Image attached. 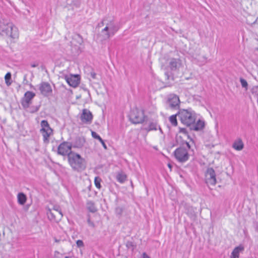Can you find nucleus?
I'll return each mask as SVG.
<instances>
[{"label":"nucleus","instance_id":"1","mask_svg":"<svg viewBox=\"0 0 258 258\" xmlns=\"http://www.w3.org/2000/svg\"><path fill=\"white\" fill-rule=\"evenodd\" d=\"M177 116L180 122L186 126L190 127L191 130L199 131L204 127L205 122L203 120L198 119L196 122L198 114L191 108L179 109Z\"/></svg>","mask_w":258,"mask_h":258},{"label":"nucleus","instance_id":"2","mask_svg":"<svg viewBox=\"0 0 258 258\" xmlns=\"http://www.w3.org/2000/svg\"><path fill=\"white\" fill-rule=\"evenodd\" d=\"M105 26L101 30L100 36V40L103 41L109 39L113 36L120 29L119 23L113 17H106L98 24V27Z\"/></svg>","mask_w":258,"mask_h":258},{"label":"nucleus","instance_id":"3","mask_svg":"<svg viewBox=\"0 0 258 258\" xmlns=\"http://www.w3.org/2000/svg\"><path fill=\"white\" fill-rule=\"evenodd\" d=\"M68 158L69 163L74 170L80 172L86 168L85 160L79 154L70 152Z\"/></svg>","mask_w":258,"mask_h":258},{"label":"nucleus","instance_id":"4","mask_svg":"<svg viewBox=\"0 0 258 258\" xmlns=\"http://www.w3.org/2000/svg\"><path fill=\"white\" fill-rule=\"evenodd\" d=\"M145 118L144 111L137 108L133 109L130 115V120L134 124L142 123Z\"/></svg>","mask_w":258,"mask_h":258},{"label":"nucleus","instance_id":"5","mask_svg":"<svg viewBox=\"0 0 258 258\" xmlns=\"http://www.w3.org/2000/svg\"><path fill=\"white\" fill-rule=\"evenodd\" d=\"M41 126L42 127L40 130L43 138V142L46 143L49 142V138L52 134V130L50 127L48 122L46 120H43L41 122Z\"/></svg>","mask_w":258,"mask_h":258},{"label":"nucleus","instance_id":"6","mask_svg":"<svg viewBox=\"0 0 258 258\" xmlns=\"http://www.w3.org/2000/svg\"><path fill=\"white\" fill-rule=\"evenodd\" d=\"M14 29L16 28L13 27L12 23H7L5 24L4 23H1L0 24V33L2 35H6L12 38H15L16 34L14 33Z\"/></svg>","mask_w":258,"mask_h":258},{"label":"nucleus","instance_id":"7","mask_svg":"<svg viewBox=\"0 0 258 258\" xmlns=\"http://www.w3.org/2000/svg\"><path fill=\"white\" fill-rule=\"evenodd\" d=\"M176 159L179 162L184 163L189 159V154L187 150L183 147H179L174 151Z\"/></svg>","mask_w":258,"mask_h":258},{"label":"nucleus","instance_id":"8","mask_svg":"<svg viewBox=\"0 0 258 258\" xmlns=\"http://www.w3.org/2000/svg\"><path fill=\"white\" fill-rule=\"evenodd\" d=\"M167 103L171 109H176L179 108L180 100L175 94H169L167 97Z\"/></svg>","mask_w":258,"mask_h":258},{"label":"nucleus","instance_id":"9","mask_svg":"<svg viewBox=\"0 0 258 258\" xmlns=\"http://www.w3.org/2000/svg\"><path fill=\"white\" fill-rule=\"evenodd\" d=\"M72 145L71 143L67 142H63L58 146L57 148V153L58 154L62 156L67 155L68 156L70 152H72Z\"/></svg>","mask_w":258,"mask_h":258},{"label":"nucleus","instance_id":"10","mask_svg":"<svg viewBox=\"0 0 258 258\" xmlns=\"http://www.w3.org/2000/svg\"><path fill=\"white\" fill-rule=\"evenodd\" d=\"M35 94L31 91H27L21 100V104L24 109L28 108L31 103L32 99L35 97Z\"/></svg>","mask_w":258,"mask_h":258},{"label":"nucleus","instance_id":"11","mask_svg":"<svg viewBox=\"0 0 258 258\" xmlns=\"http://www.w3.org/2000/svg\"><path fill=\"white\" fill-rule=\"evenodd\" d=\"M47 215L50 220L58 222L62 217L61 210L51 211L50 209H48Z\"/></svg>","mask_w":258,"mask_h":258},{"label":"nucleus","instance_id":"12","mask_svg":"<svg viewBox=\"0 0 258 258\" xmlns=\"http://www.w3.org/2000/svg\"><path fill=\"white\" fill-rule=\"evenodd\" d=\"M206 180L207 184L214 185L216 183V173L212 168L207 169L206 173Z\"/></svg>","mask_w":258,"mask_h":258},{"label":"nucleus","instance_id":"13","mask_svg":"<svg viewBox=\"0 0 258 258\" xmlns=\"http://www.w3.org/2000/svg\"><path fill=\"white\" fill-rule=\"evenodd\" d=\"M39 89L41 94L44 96H48L52 93V89L50 85L47 83L43 82L39 85Z\"/></svg>","mask_w":258,"mask_h":258},{"label":"nucleus","instance_id":"14","mask_svg":"<svg viewBox=\"0 0 258 258\" xmlns=\"http://www.w3.org/2000/svg\"><path fill=\"white\" fill-rule=\"evenodd\" d=\"M168 62V66L172 71L178 70L181 66V61L179 58H170Z\"/></svg>","mask_w":258,"mask_h":258},{"label":"nucleus","instance_id":"15","mask_svg":"<svg viewBox=\"0 0 258 258\" xmlns=\"http://www.w3.org/2000/svg\"><path fill=\"white\" fill-rule=\"evenodd\" d=\"M81 121L86 124H90L93 119L92 113L87 109H84L80 117Z\"/></svg>","mask_w":258,"mask_h":258},{"label":"nucleus","instance_id":"16","mask_svg":"<svg viewBox=\"0 0 258 258\" xmlns=\"http://www.w3.org/2000/svg\"><path fill=\"white\" fill-rule=\"evenodd\" d=\"M66 79L68 84L73 87H76L80 83V78L78 75H71L66 77Z\"/></svg>","mask_w":258,"mask_h":258},{"label":"nucleus","instance_id":"17","mask_svg":"<svg viewBox=\"0 0 258 258\" xmlns=\"http://www.w3.org/2000/svg\"><path fill=\"white\" fill-rule=\"evenodd\" d=\"M233 148L237 151H241L243 149L244 144L241 139L235 141L232 145Z\"/></svg>","mask_w":258,"mask_h":258},{"label":"nucleus","instance_id":"18","mask_svg":"<svg viewBox=\"0 0 258 258\" xmlns=\"http://www.w3.org/2000/svg\"><path fill=\"white\" fill-rule=\"evenodd\" d=\"M243 250L244 247L241 245L236 247L231 253V258H239V252Z\"/></svg>","mask_w":258,"mask_h":258},{"label":"nucleus","instance_id":"19","mask_svg":"<svg viewBox=\"0 0 258 258\" xmlns=\"http://www.w3.org/2000/svg\"><path fill=\"white\" fill-rule=\"evenodd\" d=\"M158 127H159L160 132H162V130L160 126H158L157 123L156 122L152 121L149 123V126L148 127H145V130L147 132H150L151 131H156Z\"/></svg>","mask_w":258,"mask_h":258},{"label":"nucleus","instance_id":"20","mask_svg":"<svg viewBox=\"0 0 258 258\" xmlns=\"http://www.w3.org/2000/svg\"><path fill=\"white\" fill-rule=\"evenodd\" d=\"M18 202L21 205H23L26 203L27 197L23 192H20L17 196Z\"/></svg>","mask_w":258,"mask_h":258},{"label":"nucleus","instance_id":"21","mask_svg":"<svg viewBox=\"0 0 258 258\" xmlns=\"http://www.w3.org/2000/svg\"><path fill=\"white\" fill-rule=\"evenodd\" d=\"M87 209L91 213H95L97 211V208L92 201H88L87 202Z\"/></svg>","mask_w":258,"mask_h":258},{"label":"nucleus","instance_id":"22","mask_svg":"<svg viewBox=\"0 0 258 258\" xmlns=\"http://www.w3.org/2000/svg\"><path fill=\"white\" fill-rule=\"evenodd\" d=\"M126 179V176L123 173H118L116 175V179L120 183H123Z\"/></svg>","mask_w":258,"mask_h":258},{"label":"nucleus","instance_id":"23","mask_svg":"<svg viewBox=\"0 0 258 258\" xmlns=\"http://www.w3.org/2000/svg\"><path fill=\"white\" fill-rule=\"evenodd\" d=\"M177 116H178L177 113L176 114L171 115L169 117L170 122L174 126H176L177 125Z\"/></svg>","mask_w":258,"mask_h":258},{"label":"nucleus","instance_id":"24","mask_svg":"<svg viewBox=\"0 0 258 258\" xmlns=\"http://www.w3.org/2000/svg\"><path fill=\"white\" fill-rule=\"evenodd\" d=\"M88 71L89 72L88 73V75H89L92 79H97V74L94 72L93 69L91 68H88Z\"/></svg>","mask_w":258,"mask_h":258},{"label":"nucleus","instance_id":"25","mask_svg":"<svg viewBox=\"0 0 258 258\" xmlns=\"http://www.w3.org/2000/svg\"><path fill=\"white\" fill-rule=\"evenodd\" d=\"M124 210V208L123 207H117L115 210V214H116V215L120 216L122 215Z\"/></svg>","mask_w":258,"mask_h":258},{"label":"nucleus","instance_id":"26","mask_svg":"<svg viewBox=\"0 0 258 258\" xmlns=\"http://www.w3.org/2000/svg\"><path fill=\"white\" fill-rule=\"evenodd\" d=\"M101 181V179L99 177H96L94 179V183L95 184V186L98 189H100L101 185L100 184V182Z\"/></svg>","mask_w":258,"mask_h":258},{"label":"nucleus","instance_id":"27","mask_svg":"<svg viewBox=\"0 0 258 258\" xmlns=\"http://www.w3.org/2000/svg\"><path fill=\"white\" fill-rule=\"evenodd\" d=\"M179 133H181V134H183L185 135H187V137H188V139H190V140L192 142L194 143V141L193 140L191 139V138H189V136L187 135V131L186 130V128H182V127H179Z\"/></svg>","mask_w":258,"mask_h":258},{"label":"nucleus","instance_id":"28","mask_svg":"<svg viewBox=\"0 0 258 258\" xmlns=\"http://www.w3.org/2000/svg\"><path fill=\"white\" fill-rule=\"evenodd\" d=\"M240 82L241 86L243 88H245L246 90H247V87H248V84H247V81L245 79H243L242 78H240Z\"/></svg>","mask_w":258,"mask_h":258},{"label":"nucleus","instance_id":"29","mask_svg":"<svg viewBox=\"0 0 258 258\" xmlns=\"http://www.w3.org/2000/svg\"><path fill=\"white\" fill-rule=\"evenodd\" d=\"M40 106H33L30 107L29 112L31 113H35L38 111Z\"/></svg>","mask_w":258,"mask_h":258},{"label":"nucleus","instance_id":"30","mask_svg":"<svg viewBox=\"0 0 258 258\" xmlns=\"http://www.w3.org/2000/svg\"><path fill=\"white\" fill-rule=\"evenodd\" d=\"M11 78V73L9 72L7 73V74L5 75V81H6V83L7 84V85H10L11 84V83L9 82V80H10Z\"/></svg>","mask_w":258,"mask_h":258},{"label":"nucleus","instance_id":"31","mask_svg":"<svg viewBox=\"0 0 258 258\" xmlns=\"http://www.w3.org/2000/svg\"><path fill=\"white\" fill-rule=\"evenodd\" d=\"M198 60V61L200 62L201 63H204L206 62L207 57L205 56H203L202 57H199L196 58Z\"/></svg>","mask_w":258,"mask_h":258},{"label":"nucleus","instance_id":"32","mask_svg":"<svg viewBox=\"0 0 258 258\" xmlns=\"http://www.w3.org/2000/svg\"><path fill=\"white\" fill-rule=\"evenodd\" d=\"M91 134L92 137L94 139L98 140L99 141L101 140L102 138L96 132L92 131Z\"/></svg>","mask_w":258,"mask_h":258},{"label":"nucleus","instance_id":"33","mask_svg":"<svg viewBox=\"0 0 258 258\" xmlns=\"http://www.w3.org/2000/svg\"><path fill=\"white\" fill-rule=\"evenodd\" d=\"M165 75L166 77V79L168 80H173V76L171 73L166 72L165 73Z\"/></svg>","mask_w":258,"mask_h":258},{"label":"nucleus","instance_id":"34","mask_svg":"<svg viewBox=\"0 0 258 258\" xmlns=\"http://www.w3.org/2000/svg\"><path fill=\"white\" fill-rule=\"evenodd\" d=\"M23 84L24 85H28L29 84V82H28V80H27V75H25L24 76Z\"/></svg>","mask_w":258,"mask_h":258},{"label":"nucleus","instance_id":"35","mask_svg":"<svg viewBox=\"0 0 258 258\" xmlns=\"http://www.w3.org/2000/svg\"><path fill=\"white\" fill-rule=\"evenodd\" d=\"M87 223L89 226L92 227H95V225H94V223L91 221L90 217L87 219Z\"/></svg>","mask_w":258,"mask_h":258},{"label":"nucleus","instance_id":"36","mask_svg":"<svg viewBox=\"0 0 258 258\" xmlns=\"http://www.w3.org/2000/svg\"><path fill=\"white\" fill-rule=\"evenodd\" d=\"M76 244H77V246L79 247L84 246V243H83V241L81 240H78L76 242Z\"/></svg>","mask_w":258,"mask_h":258},{"label":"nucleus","instance_id":"37","mask_svg":"<svg viewBox=\"0 0 258 258\" xmlns=\"http://www.w3.org/2000/svg\"><path fill=\"white\" fill-rule=\"evenodd\" d=\"M62 256V254L58 251H55L54 252V257L55 258H60V256Z\"/></svg>","mask_w":258,"mask_h":258},{"label":"nucleus","instance_id":"38","mask_svg":"<svg viewBox=\"0 0 258 258\" xmlns=\"http://www.w3.org/2000/svg\"><path fill=\"white\" fill-rule=\"evenodd\" d=\"M57 211V210H61V209L59 206L55 205L53 206V208L52 209H51V211Z\"/></svg>","mask_w":258,"mask_h":258},{"label":"nucleus","instance_id":"39","mask_svg":"<svg viewBox=\"0 0 258 258\" xmlns=\"http://www.w3.org/2000/svg\"><path fill=\"white\" fill-rule=\"evenodd\" d=\"M253 25L254 28L258 29V18L253 23Z\"/></svg>","mask_w":258,"mask_h":258},{"label":"nucleus","instance_id":"40","mask_svg":"<svg viewBox=\"0 0 258 258\" xmlns=\"http://www.w3.org/2000/svg\"><path fill=\"white\" fill-rule=\"evenodd\" d=\"M100 142L101 143V144L103 146V148L105 149H107V146H106L105 143H104V141L102 139H101V140L100 141Z\"/></svg>","mask_w":258,"mask_h":258},{"label":"nucleus","instance_id":"41","mask_svg":"<svg viewBox=\"0 0 258 258\" xmlns=\"http://www.w3.org/2000/svg\"><path fill=\"white\" fill-rule=\"evenodd\" d=\"M143 258H150V257L145 253H143L142 255Z\"/></svg>","mask_w":258,"mask_h":258},{"label":"nucleus","instance_id":"42","mask_svg":"<svg viewBox=\"0 0 258 258\" xmlns=\"http://www.w3.org/2000/svg\"><path fill=\"white\" fill-rule=\"evenodd\" d=\"M185 144H186V146H187V147L189 149H190V145L189 144V143L188 142H185Z\"/></svg>","mask_w":258,"mask_h":258},{"label":"nucleus","instance_id":"43","mask_svg":"<svg viewBox=\"0 0 258 258\" xmlns=\"http://www.w3.org/2000/svg\"><path fill=\"white\" fill-rule=\"evenodd\" d=\"M38 66V64H36V63H33V64H31V66L32 68H35V67H37Z\"/></svg>","mask_w":258,"mask_h":258},{"label":"nucleus","instance_id":"44","mask_svg":"<svg viewBox=\"0 0 258 258\" xmlns=\"http://www.w3.org/2000/svg\"><path fill=\"white\" fill-rule=\"evenodd\" d=\"M83 143H81L79 146H75L74 147H77V148H79V147H81L83 146Z\"/></svg>","mask_w":258,"mask_h":258},{"label":"nucleus","instance_id":"45","mask_svg":"<svg viewBox=\"0 0 258 258\" xmlns=\"http://www.w3.org/2000/svg\"><path fill=\"white\" fill-rule=\"evenodd\" d=\"M60 241V240H58L56 238H55V242H59Z\"/></svg>","mask_w":258,"mask_h":258},{"label":"nucleus","instance_id":"46","mask_svg":"<svg viewBox=\"0 0 258 258\" xmlns=\"http://www.w3.org/2000/svg\"><path fill=\"white\" fill-rule=\"evenodd\" d=\"M29 86H30V88H34L33 86L31 84H29Z\"/></svg>","mask_w":258,"mask_h":258},{"label":"nucleus","instance_id":"47","mask_svg":"<svg viewBox=\"0 0 258 258\" xmlns=\"http://www.w3.org/2000/svg\"><path fill=\"white\" fill-rule=\"evenodd\" d=\"M168 166L169 168H171V165L170 164H169L168 165Z\"/></svg>","mask_w":258,"mask_h":258},{"label":"nucleus","instance_id":"48","mask_svg":"<svg viewBox=\"0 0 258 258\" xmlns=\"http://www.w3.org/2000/svg\"><path fill=\"white\" fill-rule=\"evenodd\" d=\"M64 258H69V256H66L64 257Z\"/></svg>","mask_w":258,"mask_h":258}]
</instances>
